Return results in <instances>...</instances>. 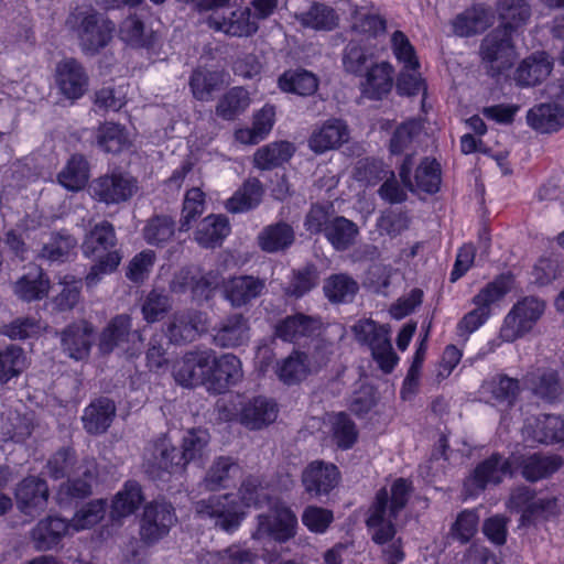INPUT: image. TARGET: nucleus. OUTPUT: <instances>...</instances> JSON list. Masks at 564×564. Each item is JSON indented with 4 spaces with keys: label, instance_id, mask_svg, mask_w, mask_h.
<instances>
[{
    "label": "nucleus",
    "instance_id": "nucleus-12",
    "mask_svg": "<svg viewBox=\"0 0 564 564\" xmlns=\"http://www.w3.org/2000/svg\"><path fill=\"white\" fill-rule=\"evenodd\" d=\"M297 518L295 513L284 505H274L271 513H262L257 517V529L252 532L256 540L269 536L279 543H284L295 536Z\"/></svg>",
    "mask_w": 564,
    "mask_h": 564
},
{
    "label": "nucleus",
    "instance_id": "nucleus-4",
    "mask_svg": "<svg viewBox=\"0 0 564 564\" xmlns=\"http://www.w3.org/2000/svg\"><path fill=\"white\" fill-rule=\"evenodd\" d=\"M412 484L408 479L398 478L391 486L390 494L387 488H381L369 509L366 520L367 527L372 532V540L377 544H384L395 534L393 520L406 506Z\"/></svg>",
    "mask_w": 564,
    "mask_h": 564
},
{
    "label": "nucleus",
    "instance_id": "nucleus-37",
    "mask_svg": "<svg viewBox=\"0 0 564 564\" xmlns=\"http://www.w3.org/2000/svg\"><path fill=\"white\" fill-rule=\"evenodd\" d=\"M144 497L139 482L128 480L121 490L112 499L110 516L113 520H119L134 513L140 507Z\"/></svg>",
    "mask_w": 564,
    "mask_h": 564
},
{
    "label": "nucleus",
    "instance_id": "nucleus-31",
    "mask_svg": "<svg viewBox=\"0 0 564 564\" xmlns=\"http://www.w3.org/2000/svg\"><path fill=\"white\" fill-rule=\"evenodd\" d=\"M98 475L97 463L93 458L83 459L76 471L62 485L61 492L72 498L83 499L91 494V487Z\"/></svg>",
    "mask_w": 564,
    "mask_h": 564
},
{
    "label": "nucleus",
    "instance_id": "nucleus-14",
    "mask_svg": "<svg viewBox=\"0 0 564 564\" xmlns=\"http://www.w3.org/2000/svg\"><path fill=\"white\" fill-rule=\"evenodd\" d=\"M220 276L218 272H202L197 268H186L177 272L171 283V290L174 293L191 292L194 300L203 301L213 296L219 285Z\"/></svg>",
    "mask_w": 564,
    "mask_h": 564
},
{
    "label": "nucleus",
    "instance_id": "nucleus-42",
    "mask_svg": "<svg viewBox=\"0 0 564 564\" xmlns=\"http://www.w3.org/2000/svg\"><path fill=\"white\" fill-rule=\"evenodd\" d=\"M240 473L239 464L229 456L217 457L204 478L205 487L215 491L227 487L228 482Z\"/></svg>",
    "mask_w": 564,
    "mask_h": 564
},
{
    "label": "nucleus",
    "instance_id": "nucleus-56",
    "mask_svg": "<svg viewBox=\"0 0 564 564\" xmlns=\"http://www.w3.org/2000/svg\"><path fill=\"white\" fill-rule=\"evenodd\" d=\"M358 283L347 274H334L324 284V292L332 302H349L358 291Z\"/></svg>",
    "mask_w": 564,
    "mask_h": 564
},
{
    "label": "nucleus",
    "instance_id": "nucleus-1",
    "mask_svg": "<svg viewBox=\"0 0 564 564\" xmlns=\"http://www.w3.org/2000/svg\"><path fill=\"white\" fill-rule=\"evenodd\" d=\"M267 501L268 494L262 481L249 476L241 482L238 495L210 496L197 501L194 510L198 518L212 520L223 531L232 533L245 519L247 508H260Z\"/></svg>",
    "mask_w": 564,
    "mask_h": 564
},
{
    "label": "nucleus",
    "instance_id": "nucleus-25",
    "mask_svg": "<svg viewBox=\"0 0 564 564\" xmlns=\"http://www.w3.org/2000/svg\"><path fill=\"white\" fill-rule=\"evenodd\" d=\"M72 530L69 522L57 516L40 520L31 531V539L37 551L56 547Z\"/></svg>",
    "mask_w": 564,
    "mask_h": 564
},
{
    "label": "nucleus",
    "instance_id": "nucleus-45",
    "mask_svg": "<svg viewBox=\"0 0 564 564\" xmlns=\"http://www.w3.org/2000/svg\"><path fill=\"white\" fill-rule=\"evenodd\" d=\"M250 102L248 90L242 87H234L221 96L216 107V113L225 120H234L249 108Z\"/></svg>",
    "mask_w": 564,
    "mask_h": 564
},
{
    "label": "nucleus",
    "instance_id": "nucleus-32",
    "mask_svg": "<svg viewBox=\"0 0 564 564\" xmlns=\"http://www.w3.org/2000/svg\"><path fill=\"white\" fill-rule=\"evenodd\" d=\"M393 67L387 62L372 65L367 69L361 82L364 96L370 99H381L392 88Z\"/></svg>",
    "mask_w": 564,
    "mask_h": 564
},
{
    "label": "nucleus",
    "instance_id": "nucleus-6",
    "mask_svg": "<svg viewBox=\"0 0 564 564\" xmlns=\"http://www.w3.org/2000/svg\"><path fill=\"white\" fill-rule=\"evenodd\" d=\"M66 25L75 32L83 52L90 55L109 44L115 29L111 21L90 8L76 9L69 14Z\"/></svg>",
    "mask_w": 564,
    "mask_h": 564
},
{
    "label": "nucleus",
    "instance_id": "nucleus-52",
    "mask_svg": "<svg viewBox=\"0 0 564 564\" xmlns=\"http://www.w3.org/2000/svg\"><path fill=\"white\" fill-rule=\"evenodd\" d=\"M293 151V147L289 142H273L258 149L253 162L258 169L270 170L286 162Z\"/></svg>",
    "mask_w": 564,
    "mask_h": 564
},
{
    "label": "nucleus",
    "instance_id": "nucleus-39",
    "mask_svg": "<svg viewBox=\"0 0 564 564\" xmlns=\"http://www.w3.org/2000/svg\"><path fill=\"white\" fill-rule=\"evenodd\" d=\"M50 281L39 268L32 269L20 278L15 285V294L23 301H39L48 294Z\"/></svg>",
    "mask_w": 564,
    "mask_h": 564
},
{
    "label": "nucleus",
    "instance_id": "nucleus-17",
    "mask_svg": "<svg viewBox=\"0 0 564 564\" xmlns=\"http://www.w3.org/2000/svg\"><path fill=\"white\" fill-rule=\"evenodd\" d=\"M18 509L25 516H37L47 507L50 490L46 480L28 476L17 486L14 491Z\"/></svg>",
    "mask_w": 564,
    "mask_h": 564
},
{
    "label": "nucleus",
    "instance_id": "nucleus-19",
    "mask_svg": "<svg viewBox=\"0 0 564 564\" xmlns=\"http://www.w3.org/2000/svg\"><path fill=\"white\" fill-rule=\"evenodd\" d=\"M339 479L337 466L322 460L312 462L302 473V484L312 497L328 495L338 485Z\"/></svg>",
    "mask_w": 564,
    "mask_h": 564
},
{
    "label": "nucleus",
    "instance_id": "nucleus-20",
    "mask_svg": "<svg viewBox=\"0 0 564 564\" xmlns=\"http://www.w3.org/2000/svg\"><path fill=\"white\" fill-rule=\"evenodd\" d=\"M523 437L541 444H555L564 442V416L541 414L528 419L522 429Z\"/></svg>",
    "mask_w": 564,
    "mask_h": 564
},
{
    "label": "nucleus",
    "instance_id": "nucleus-15",
    "mask_svg": "<svg viewBox=\"0 0 564 564\" xmlns=\"http://www.w3.org/2000/svg\"><path fill=\"white\" fill-rule=\"evenodd\" d=\"M54 83L59 94L68 100L84 96L88 87V76L83 65L75 58H63L54 70Z\"/></svg>",
    "mask_w": 564,
    "mask_h": 564
},
{
    "label": "nucleus",
    "instance_id": "nucleus-57",
    "mask_svg": "<svg viewBox=\"0 0 564 564\" xmlns=\"http://www.w3.org/2000/svg\"><path fill=\"white\" fill-rule=\"evenodd\" d=\"M80 289V279H76L70 274L59 276L57 285L53 288V291L56 292L54 296L55 305L59 310L73 308L79 301Z\"/></svg>",
    "mask_w": 564,
    "mask_h": 564
},
{
    "label": "nucleus",
    "instance_id": "nucleus-58",
    "mask_svg": "<svg viewBox=\"0 0 564 564\" xmlns=\"http://www.w3.org/2000/svg\"><path fill=\"white\" fill-rule=\"evenodd\" d=\"M525 382L536 395L543 399L551 401L558 395V378L554 370H539L536 373H529L525 378Z\"/></svg>",
    "mask_w": 564,
    "mask_h": 564
},
{
    "label": "nucleus",
    "instance_id": "nucleus-44",
    "mask_svg": "<svg viewBox=\"0 0 564 564\" xmlns=\"http://www.w3.org/2000/svg\"><path fill=\"white\" fill-rule=\"evenodd\" d=\"M58 183L68 191L83 189L89 178L88 163L80 155L72 156L58 173Z\"/></svg>",
    "mask_w": 564,
    "mask_h": 564
},
{
    "label": "nucleus",
    "instance_id": "nucleus-34",
    "mask_svg": "<svg viewBox=\"0 0 564 564\" xmlns=\"http://www.w3.org/2000/svg\"><path fill=\"white\" fill-rule=\"evenodd\" d=\"M319 328V319L296 314L279 323L275 327V334L284 341L296 343L301 338L315 335Z\"/></svg>",
    "mask_w": 564,
    "mask_h": 564
},
{
    "label": "nucleus",
    "instance_id": "nucleus-49",
    "mask_svg": "<svg viewBox=\"0 0 564 564\" xmlns=\"http://www.w3.org/2000/svg\"><path fill=\"white\" fill-rule=\"evenodd\" d=\"M357 235V226L345 217H336L325 227V236L336 250L349 248Z\"/></svg>",
    "mask_w": 564,
    "mask_h": 564
},
{
    "label": "nucleus",
    "instance_id": "nucleus-13",
    "mask_svg": "<svg viewBox=\"0 0 564 564\" xmlns=\"http://www.w3.org/2000/svg\"><path fill=\"white\" fill-rule=\"evenodd\" d=\"M512 457H505L499 453L490 455L479 463L473 475L465 481V490L476 496L488 485H498L505 477H513Z\"/></svg>",
    "mask_w": 564,
    "mask_h": 564
},
{
    "label": "nucleus",
    "instance_id": "nucleus-38",
    "mask_svg": "<svg viewBox=\"0 0 564 564\" xmlns=\"http://www.w3.org/2000/svg\"><path fill=\"white\" fill-rule=\"evenodd\" d=\"M318 355H289L275 367V373L285 384H294L306 378L308 373L315 371L312 366V359Z\"/></svg>",
    "mask_w": 564,
    "mask_h": 564
},
{
    "label": "nucleus",
    "instance_id": "nucleus-30",
    "mask_svg": "<svg viewBox=\"0 0 564 564\" xmlns=\"http://www.w3.org/2000/svg\"><path fill=\"white\" fill-rule=\"evenodd\" d=\"M208 327L206 314L200 312H188L176 314L169 326V338L171 341L180 344L192 341L199 333Z\"/></svg>",
    "mask_w": 564,
    "mask_h": 564
},
{
    "label": "nucleus",
    "instance_id": "nucleus-54",
    "mask_svg": "<svg viewBox=\"0 0 564 564\" xmlns=\"http://www.w3.org/2000/svg\"><path fill=\"white\" fill-rule=\"evenodd\" d=\"M225 77L223 72L196 69L189 82L194 97L198 100H209L213 93L225 83Z\"/></svg>",
    "mask_w": 564,
    "mask_h": 564
},
{
    "label": "nucleus",
    "instance_id": "nucleus-7",
    "mask_svg": "<svg viewBox=\"0 0 564 564\" xmlns=\"http://www.w3.org/2000/svg\"><path fill=\"white\" fill-rule=\"evenodd\" d=\"M229 0H202L203 10H212L207 23L215 31L232 36H249L258 29L257 18L251 17L249 8L232 10L224 8Z\"/></svg>",
    "mask_w": 564,
    "mask_h": 564
},
{
    "label": "nucleus",
    "instance_id": "nucleus-5",
    "mask_svg": "<svg viewBox=\"0 0 564 564\" xmlns=\"http://www.w3.org/2000/svg\"><path fill=\"white\" fill-rule=\"evenodd\" d=\"M115 247V230L112 225L107 221L97 224L86 236L83 252L86 257L97 260L86 276L88 286L96 285L104 274H109L117 269L122 256Z\"/></svg>",
    "mask_w": 564,
    "mask_h": 564
},
{
    "label": "nucleus",
    "instance_id": "nucleus-47",
    "mask_svg": "<svg viewBox=\"0 0 564 564\" xmlns=\"http://www.w3.org/2000/svg\"><path fill=\"white\" fill-rule=\"evenodd\" d=\"M384 28L386 22L371 9L359 8L352 14L351 29L356 40H370L383 32Z\"/></svg>",
    "mask_w": 564,
    "mask_h": 564
},
{
    "label": "nucleus",
    "instance_id": "nucleus-3",
    "mask_svg": "<svg viewBox=\"0 0 564 564\" xmlns=\"http://www.w3.org/2000/svg\"><path fill=\"white\" fill-rule=\"evenodd\" d=\"M497 11L501 26L488 34L480 47L482 61L488 64L492 75L511 66L517 56L511 34L523 26L531 15L527 0H498Z\"/></svg>",
    "mask_w": 564,
    "mask_h": 564
},
{
    "label": "nucleus",
    "instance_id": "nucleus-36",
    "mask_svg": "<svg viewBox=\"0 0 564 564\" xmlns=\"http://www.w3.org/2000/svg\"><path fill=\"white\" fill-rule=\"evenodd\" d=\"M527 120L534 130L553 132L564 126V108L557 104H541L529 110Z\"/></svg>",
    "mask_w": 564,
    "mask_h": 564
},
{
    "label": "nucleus",
    "instance_id": "nucleus-60",
    "mask_svg": "<svg viewBox=\"0 0 564 564\" xmlns=\"http://www.w3.org/2000/svg\"><path fill=\"white\" fill-rule=\"evenodd\" d=\"M106 501L93 500L80 508L69 522L74 532L89 529L101 521L106 513Z\"/></svg>",
    "mask_w": 564,
    "mask_h": 564
},
{
    "label": "nucleus",
    "instance_id": "nucleus-51",
    "mask_svg": "<svg viewBox=\"0 0 564 564\" xmlns=\"http://www.w3.org/2000/svg\"><path fill=\"white\" fill-rule=\"evenodd\" d=\"M317 86L316 76L305 69L289 70L279 78V87L283 91L301 96L312 95L316 91Z\"/></svg>",
    "mask_w": 564,
    "mask_h": 564
},
{
    "label": "nucleus",
    "instance_id": "nucleus-40",
    "mask_svg": "<svg viewBox=\"0 0 564 564\" xmlns=\"http://www.w3.org/2000/svg\"><path fill=\"white\" fill-rule=\"evenodd\" d=\"M352 330L358 340L368 344L372 352H389L391 345L388 339V328L378 326L372 319H360Z\"/></svg>",
    "mask_w": 564,
    "mask_h": 564
},
{
    "label": "nucleus",
    "instance_id": "nucleus-26",
    "mask_svg": "<svg viewBox=\"0 0 564 564\" xmlns=\"http://www.w3.org/2000/svg\"><path fill=\"white\" fill-rule=\"evenodd\" d=\"M495 15L485 4H475L457 14L452 22L453 31L458 36H473L486 31L494 24Z\"/></svg>",
    "mask_w": 564,
    "mask_h": 564
},
{
    "label": "nucleus",
    "instance_id": "nucleus-62",
    "mask_svg": "<svg viewBox=\"0 0 564 564\" xmlns=\"http://www.w3.org/2000/svg\"><path fill=\"white\" fill-rule=\"evenodd\" d=\"M256 554L250 550L232 544L221 551L208 553L207 564H256Z\"/></svg>",
    "mask_w": 564,
    "mask_h": 564
},
{
    "label": "nucleus",
    "instance_id": "nucleus-50",
    "mask_svg": "<svg viewBox=\"0 0 564 564\" xmlns=\"http://www.w3.org/2000/svg\"><path fill=\"white\" fill-rule=\"evenodd\" d=\"M93 338V328L84 321L70 325L61 334L62 347L68 352L88 351Z\"/></svg>",
    "mask_w": 564,
    "mask_h": 564
},
{
    "label": "nucleus",
    "instance_id": "nucleus-59",
    "mask_svg": "<svg viewBox=\"0 0 564 564\" xmlns=\"http://www.w3.org/2000/svg\"><path fill=\"white\" fill-rule=\"evenodd\" d=\"M513 288V280L508 275H500L486 285L475 297L476 306L485 307L491 312L496 305Z\"/></svg>",
    "mask_w": 564,
    "mask_h": 564
},
{
    "label": "nucleus",
    "instance_id": "nucleus-48",
    "mask_svg": "<svg viewBox=\"0 0 564 564\" xmlns=\"http://www.w3.org/2000/svg\"><path fill=\"white\" fill-rule=\"evenodd\" d=\"M261 183L256 180H248L234 195L227 200L226 208L230 213H243L259 205L262 198Z\"/></svg>",
    "mask_w": 564,
    "mask_h": 564
},
{
    "label": "nucleus",
    "instance_id": "nucleus-53",
    "mask_svg": "<svg viewBox=\"0 0 564 564\" xmlns=\"http://www.w3.org/2000/svg\"><path fill=\"white\" fill-rule=\"evenodd\" d=\"M248 327L241 315H232L221 325L214 336L215 343L223 348H235L247 338Z\"/></svg>",
    "mask_w": 564,
    "mask_h": 564
},
{
    "label": "nucleus",
    "instance_id": "nucleus-55",
    "mask_svg": "<svg viewBox=\"0 0 564 564\" xmlns=\"http://www.w3.org/2000/svg\"><path fill=\"white\" fill-rule=\"evenodd\" d=\"M303 26L314 30H330L337 24V15L333 9L322 3H313L308 10L296 14Z\"/></svg>",
    "mask_w": 564,
    "mask_h": 564
},
{
    "label": "nucleus",
    "instance_id": "nucleus-43",
    "mask_svg": "<svg viewBox=\"0 0 564 564\" xmlns=\"http://www.w3.org/2000/svg\"><path fill=\"white\" fill-rule=\"evenodd\" d=\"M294 241L293 228L284 223L267 226L258 236L260 248L265 252H279Z\"/></svg>",
    "mask_w": 564,
    "mask_h": 564
},
{
    "label": "nucleus",
    "instance_id": "nucleus-23",
    "mask_svg": "<svg viewBox=\"0 0 564 564\" xmlns=\"http://www.w3.org/2000/svg\"><path fill=\"white\" fill-rule=\"evenodd\" d=\"M348 139L349 129L346 122L341 119L332 118L313 130L308 139V147L315 153H324L337 149Z\"/></svg>",
    "mask_w": 564,
    "mask_h": 564
},
{
    "label": "nucleus",
    "instance_id": "nucleus-10",
    "mask_svg": "<svg viewBox=\"0 0 564 564\" xmlns=\"http://www.w3.org/2000/svg\"><path fill=\"white\" fill-rule=\"evenodd\" d=\"M203 386L209 392L224 393L242 378L241 361L237 355H204Z\"/></svg>",
    "mask_w": 564,
    "mask_h": 564
},
{
    "label": "nucleus",
    "instance_id": "nucleus-11",
    "mask_svg": "<svg viewBox=\"0 0 564 564\" xmlns=\"http://www.w3.org/2000/svg\"><path fill=\"white\" fill-rule=\"evenodd\" d=\"M507 507L511 511L521 513V527H529L552 514L556 507V500L554 498H538L534 489L521 485L511 490Z\"/></svg>",
    "mask_w": 564,
    "mask_h": 564
},
{
    "label": "nucleus",
    "instance_id": "nucleus-22",
    "mask_svg": "<svg viewBox=\"0 0 564 564\" xmlns=\"http://www.w3.org/2000/svg\"><path fill=\"white\" fill-rule=\"evenodd\" d=\"M278 414V403L271 398L259 395L243 403L238 416L241 425L259 431L275 422Z\"/></svg>",
    "mask_w": 564,
    "mask_h": 564
},
{
    "label": "nucleus",
    "instance_id": "nucleus-24",
    "mask_svg": "<svg viewBox=\"0 0 564 564\" xmlns=\"http://www.w3.org/2000/svg\"><path fill=\"white\" fill-rule=\"evenodd\" d=\"M116 413L115 402L109 398L99 397L84 409L83 427L90 435H101L111 426Z\"/></svg>",
    "mask_w": 564,
    "mask_h": 564
},
{
    "label": "nucleus",
    "instance_id": "nucleus-9",
    "mask_svg": "<svg viewBox=\"0 0 564 564\" xmlns=\"http://www.w3.org/2000/svg\"><path fill=\"white\" fill-rule=\"evenodd\" d=\"M177 517L172 503L154 500L145 505L140 519V539L147 545H154L169 535Z\"/></svg>",
    "mask_w": 564,
    "mask_h": 564
},
{
    "label": "nucleus",
    "instance_id": "nucleus-18",
    "mask_svg": "<svg viewBox=\"0 0 564 564\" xmlns=\"http://www.w3.org/2000/svg\"><path fill=\"white\" fill-rule=\"evenodd\" d=\"M412 159L406 156L400 169V177L404 187L411 192L435 193L441 184L440 165L435 160L424 159L415 170L414 177L410 175Z\"/></svg>",
    "mask_w": 564,
    "mask_h": 564
},
{
    "label": "nucleus",
    "instance_id": "nucleus-29",
    "mask_svg": "<svg viewBox=\"0 0 564 564\" xmlns=\"http://www.w3.org/2000/svg\"><path fill=\"white\" fill-rule=\"evenodd\" d=\"M553 61L545 52H536L524 58L517 67L514 80L520 86H535L549 77Z\"/></svg>",
    "mask_w": 564,
    "mask_h": 564
},
{
    "label": "nucleus",
    "instance_id": "nucleus-33",
    "mask_svg": "<svg viewBox=\"0 0 564 564\" xmlns=\"http://www.w3.org/2000/svg\"><path fill=\"white\" fill-rule=\"evenodd\" d=\"M204 367V355H182L173 361L172 375L183 387L203 386L206 380Z\"/></svg>",
    "mask_w": 564,
    "mask_h": 564
},
{
    "label": "nucleus",
    "instance_id": "nucleus-27",
    "mask_svg": "<svg viewBox=\"0 0 564 564\" xmlns=\"http://www.w3.org/2000/svg\"><path fill=\"white\" fill-rule=\"evenodd\" d=\"M264 288V280L259 278L252 275L232 276L224 284V295L232 306L240 307L260 296Z\"/></svg>",
    "mask_w": 564,
    "mask_h": 564
},
{
    "label": "nucleus",
    "instance_id": "nucleus-64",
    "mask_svg": "<svg viewBox=\"0 0 564 564\" xmlns=\"http://www.w3.org/2000/svg\"><path fill=\"white\" fill-rule=\"evenodd\" d=\"M174 234V223L167 216H156L150 219L143 228V237L150 245H162Z\"/></svg>",
    "mask_w": 564,
    "mask_h": 564
},
{
    "label": "nucleus",
    "instance_id": "nucleus-21",
    "mask_svg": "<svg viewBox=\"0 0 564 564\" xmlns=\"http://www.w3.org/2000/svg\"><path fill=\"white\" fill-rule=\"evenodd\" d=\"M514 473L520 470L521 476L530 482H535L547 478L557 471L563 462L557 455H543L534 453L532 455H511Z\"/></svg>",
    "mask_w": 564,
    "mask_h": 564
},
{
    "label": "nucleus",
    "instance_id": "nucleus-41",
    "mask_svg": "<svg viewBox=\"0 0 564 564\" xmlns=\"http://www.w3.org/2000/svg\"><path fill=\"white\" fill-rule=\"evenodd\" d=\"M97 143L106 152L119 153L132 144V134L121 124L105 122L98 128Z\"/></svg>",
    "mask_w": 564,
    "mask_h": 564
},
{
    "label": "nucleus",
    "instance_id": "nucleus-16",
    "mask_svg": "<svg viewBox=\"0 0 564 564\" xmlns=\"http://www.w3.org/2000/svg\"><path fill=\"white\" fill-rule=\"evenodd\" d=\"M91 195L106 204L128 200L137 191L135 181L126 173L112 172L95 180L89 186Z\"/></svg>",
    "mask_w": 564,
    "mask_h": 564
},
{
    "label": "nucleus",
    "instance_id": "nucleus-2",
    "mask_svg": "<svg viewBox=\"0 0 564 564\" xmlns=\"http://www.w3.org/2000/svg\"><path fill=\"white\" fill-rule=\"evenodd\" d=\"M209 441L207 430L191 429L183 437V452H180L165 435L160 436L147 448L144 470L153 480L167 481L182 475L191 460L200 458Z\"/></svg>",
    "mask_w": 564,
    "mask_h": 564
},
{
    "label": "nucleus",
    "instance_id": "nucleus-8",
    "mask_svg": "<svg viewBox=\"0 0 564 564\" xmlns=\"http://www.w3.org/2000/svg\"><path fill=\"white\" fill-rule=\"evenodd\" d=\"M544 311V303L534 297L518 302L506 316L499 335L492 340V349L502 348L503 343H513L529 332Z\"/></svg>",
    "mask_w": 564,
    "mask_h": 564
},
{
    "label": "nucleus",
    "instance_id": "nucleus-35",
    "mask_svg": "<svg viewBox=\"0 0 564 564\" xmlns=\"http://www.w3.org/2000/svg\"><path fill=\"white\" fill-rule=\"evenodd\" d=\"M230 234V225L224 215H209L199 221L195 230L196 242L204 248H215Z\"/></svg>",
    "mask_w": 564,
    "mask_h": 564
},
{
    "label": "nucleus",
    "instance_id": "nucleus-63",
    "mask_svg": "<svg viewBox=\"0 0 564 564\" xmlns=\"http://www.w3.org/2000/svg\"><path fill=\"white\" fill-rule=\"evenodd\" d=\"M333 436L336 445L341 449H349L357 441L358 432L352 420L344 412H339L333 420Z\"/></svg>",
    "mask_w": 564,
    "mask_h": 564
},
{
    "label": "nucleus",
    "instance_id": "nucleus-61",
    "mask_svg": "<svg viewBox=\"0 0 564 564\" xmlns=\"http://www.w3.org/2000/svg\"><path fill=\"white\" fill-rule=\"evenodd\" d=\"M76 453L72 447H63L47 460L48 475L54 479L70 477L76 471Z\"/></svg>",
    "mask_w": 564,
    "mask_h": 564
},
{
    "label": "nucleus",
    "instance_id": "nucleus-28",
    "mask_svg": "<svg viewBox=\"0 0 564 564\" xmlns=\"http://www.w3.org/2000/svg\"><path fill=\"white\" fill-rule=\"evenodd\" d=\"M519 392V382L503 375L495 376L485 381L480 389V399L498 408H509L516 401Z\"/></svg>",
    "mask_w": 564,
    "mask_h": 564
},
{
    "label": "nucleus",
    "instance_id": "nucleus-46",
    "mask_svg": "<svg viewBox=\"0 0 564 564\" xmlns=\"http://www.w3.org/2000/svg\"><path fill=\"white\" fill-rule=\"evenodd\" d=\"M120 39L132 47H148L154 40V32L135 15L122 21L119 28Z\"/></svg>",
    "mask_w": 564,
    "mask_h": 564
}]
</instances>
